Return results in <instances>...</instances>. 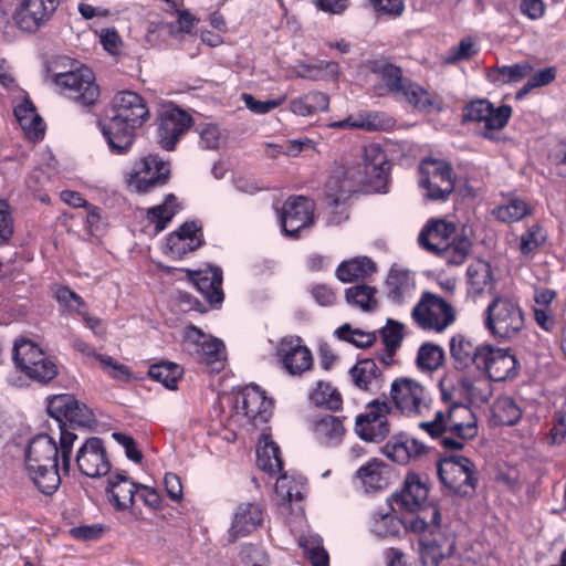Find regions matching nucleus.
Listing matches in <instances>:
<instances>
[{
	"label": "nucleus",
	"mask_w": 566,
	"mask_h": 566,
	"mask_svg": "<svg viewBox=\"0 0 566 566\" xmlns=\"http://www.w3.org/2000/svg\"><path fill=\"white\" fill-rule=\"evenodd\" d=\"M54 83L62 95L82 106L93 105L99 97L95 76L85 66L56 74Z\"/></svg>",
	"instance_id": "13"
},
{
	"label": "nucleus",
	"mask_w": 566,
	"mask_h": 566,
	"mask_svg": "<svg viewBox=\"0 0 566 566\" xmlns=\"http://www.w3.org/2000/svg\"><path fill=\"white\" fill-rule=\"evenodd\" d=\"M486 344H475L470 337L463 334H457L450 339V354L454 360V366L460 370L479 368L482 363V350Z\"/></svg>",
	"instance_id": "25"
},
{
	"label": "nucleus",
	"mask_w": 566,
	"mask_h": 566,
	"mask_svg": "<svg viewBox=\"0 0 566 566\" xmlns=\"http://www.w3.org/2000/svg\"><path fill=\"white\" fill-rule=\"evenodd\" d=\"M170 177V165L157 155L145 156L125 172L124 184L133 193H148L164 186Z\"/></svg>",
	"instance_id": "11"
},
{
	"label": "nucleus",
	"mask_w": 566,
	"mask_h": 566,
	"mask_svg": "<svg viewBox=\"0 0 566 566\" xmlns=\"http://www.w3.org/2000/svg\"><path fill=\"white\" fill-rule=\"evenodd\" d=\"M427 497L428 489L415 473L408 474L401 491L392 495V501L398 509L417 513L405 522L406 527L416 534L427 531L433 534L439 528V510L433 504H427Z\"/></svg>",
	"instance_id": "5"
},
{
	"label": "nucleus",
	"mask_w": 566,
	"mask_h": 566,
	"mask_svg": "<svg viewBox=\"0 0 566 566\" xmlns=\"http://www.w3.org/2000/svg\"><path fill=\"white\" fill-rule=\"evenodd\" d=\"M315 406H322L329 410L337 411L342 408L343 399L340 394L329 382L318 381L310 395Z\"/></svg>",
	"instance_id": "46"
},
{
	"label": "nucleus",
	"mask_w": 566,
	"mask_h": 566,
	"mask_svg": "<svg viewBox=\"0 0 566 566\" xmlns=\"http://www.w3.org/2000/svg\"><path fill=\"white\" fill-rule=\"evenodd\" d=\"M546 240V230L539 223H533L520 235L517 250L525 258L533 256Z\"/></svg>",
	"instance_id": "43"
},
{
	"label": "nucleus",
	"mask_w": 566,
	"mask_h": 566,
	"mask_svg": "<svg viewBox=\"0 0 566 566\" xmlns=\"http://www.w3.org/2000/svg\"><path fill=\"white\" fill-rule=\"evenodd\" d=\"M298 543L312 566H329L328 553L323 547L318 535H302Z\"/></svg>",
	"instance_id": "50"
},
{
	"label": "nucleus",
	"mask_w": 566,
	"mask_h": 566,
	"mask_svg": "<svg viewBox=\"0 0 566 566\" xmlns=\"http://www.w3.org/2000/svg\"><path fill=\"white\" fill-rule=\"evenodd\" d=\"M137 486L123 473L109 475L106 486L108 501L117 511H124L134 504Z\"/></svg>",
	"instance_id": "28"
},
{
	"label": "nucleus",
	"mask_w": 566,
	"mask_h": 566,
	"mask_svg": "<svg viewBox=\"0 0 566 566\" xmlns=\"http://www.w3.org/2000/svg\"><path fill=\"white\" fill-rule=\"evenodd\" d=\"M532 213V207L521 198H511L494 210L495 217L507 223L522 220Z\"/></svg>",
	"instance_id": "48"
},
{
	"label": "nucleus",
	"mask_w": 566,
	"mask_h": 566,
	"mask_svg": "<svg viewBox=\"0 0 566 566\" xmlns=\"http://www.w3.org/2000/svg\"><path fill=\"white\" fill-rule=\"evenodd\" d=\"M392 411V407L385 400L375 399L367 405L366 412L357 416L356 420L377 421L388 420L387 416Z\"/></svg>",
	"instance_id": "60"
},
{
	"label": "nucleus",
	"mask_w": 566,
	"mask_h": 566,
	"mask_svg": "<svg viewBox=\"0 0 566 566\" xmlns=\"http://www.w3.org/2000/svg\"><path fill=\"white\" fill-rule=\"evenodd\" d=\"M329 97L322 92H311L290 102V109L298 116H311L328 108Z\"/></svg>",
	"instance_id": "41"
},
{
	"label": "nucleus",
	"mask_w": 566,
	"mask_h": 566,
	"mask_svg": "<svg viewBox=\"0 0 566 566\" xmlns=\"http://www.w3.org/2000/svg\"><path fill=\"white\" fill-rule=\"evenodd\" d=\"M380 334L386 350L396 352L402 342V325L394 321H388L387 325L381 328Z\"/></svg>",
	"instance_id": "59"
},
{
	"label": "nucleus",
	"mask_w": 566,
	"mask_h": 566,
	"mask_svg": "<svg viewBox=\"0 0 566 566\" xmlns=\"http://www.w3.org/2000/svg\"><path fill=\"white\" fill-rule=\"evenodd\" d=\"M150 113L145 99L135 92H118L112 99L109 114L98 120V127L113 155L124 156L132 149L136 129Z\"/></svg>",
	"instance_id": "3"
},
{
	"label": "nucleus",
	"mask_w": 566,
	"mask_h": 566,
	"mask_svg": "<svg viewBox=\"0 0 566 566\" xmlns=\"http://www.w3.org/2000/svg\"><path fill=\"white\" fill-rule=\"evenodd\" d=\"M390 165L386 153L377 144L364 148V172L354 166L335 165L325 184V198L331 210L328 222L339 224L348 218L346 199L360 184L379 190L384 187Z\"/></svg>",
	"instance_id": "1"
},
{
	"label": "nucleus",
	"mask_w": 566,
	"mask_h": 566,
	"mask_svg": "<svg viewBox=\"0 0 566 566\" xmlns=\"http://www.w3.org/2000/svg\"><path fill=\"white\" fill-rule=\"evenodd\" d=\"M419 185L426 197L431 200H444L455 186L453 169L444 160L424 158L419 165Z\"/></svg>",
	"instance_id": "14"
},
{
	"label": "nucleus",
	"mask_w": 566,
	"mask_h": 566,
	"mask_svg": "<svg viewBox=\"0 0 566 566\" xmlns=\"http://www.w3.org/2000/svg\"><path fill=\"white\" fill-rule=\"evenodd\" d=\"M373 72L385 83L387 92L397 101L405 102L421 113H431L441 108L436 94L420 84L402 76L399 67L388 63H375Z\"/></svg>",
	"instance_id": "6"
},
{
	"label": "nucleus",
	"mask_w": 566,
	"mask_h": 566,
	"mask_svg": "<svg viewBox=\"0 0 566 566\" xmlns=\"http://www.w3.org/2000/svg\"><path fill=\"white\" fill-rule=\"evenodd\" d=\"M279 355L286 371L291 375H302L313 366L311 350L300 337H285L280 344Z\"/></svg>",
	"instance_id": "24"
},
{
	"label": "nucleus",
	"mask_w": 566,
	"mask_h": 566,
	"mask_svg": "<svg viewBox=\"0 0 566 566\" xmlns=\"http://www.w3.org/2000/svg\"><path fill=\"white\" fill-rule=\"evenodd\" d=\"M373 8L384 15L398 18L405 10L403 0H369Z\"/></svg>",
	"instance_id": "64"
},
{
	"label": "nucleus",
	"mask_w": 566,
	"mask_h": 566,
	"mask_svg": "<svg viewBox=\"0 0 566 566\" xmlns=\"http://www.w3.org/2000/svg\"><path fill=\"white\" fill-rule=\"evenodd\" d=\"M376 270V263L371 259L360 256L342 262L337 266L335 275L339 281L347 283L363 280L375 273Z\"/></svg>",
	"instance_id": "38"
},
{
	"label": "nucleus",
	"mask_w": 566,
	"mask_h": 566,
	"mask_svg": "<svg viewBox=\"0 0 566 566\" xmlns=\"http://www.w3.org/2000/svg\"><path fill=\"white\" fill-rule=\"evenodd\" d=\"M72 346L74 347V349L78 350L83 355L94 357L98 361L101 368L114 379H129L130 373L125 365L116 361L113 357L108 355H102L96 353L95 349L85 340L75 337L72 340Z\"/></svg>",
	"instance_id": "36"
},
{
	"label": "nucleus",
	"mask_w": 566,
	"mask_h": 566,
	"mask_svg": "<svg viewBox=\"0 0 566 566\" xmlns=\"http://www.w3.org/2000/svg\"><path fill=\"white\" fill-rule=\"evenodd\" d=\"M202 226L197 221H188L179 226V254L199 249L203 244Z\"/></svg>",
	"instance_id": "45"
},
{
	"label": "nucleus",
	"mask_w": 566,
	"mask_h": 566,
	"mask_svg": "<svg viewBox=\"0 0 566 566\" xmlns=\"http://www.w3.org/2000/svg\"><path fill=\"white\" fill-rule=\"evenodd\" d=\"M13 360L21 373L41 384L57 375L55 361L36 343L24 337L14 342Z\"/></svg>",
	"instance_id": "10"
},
{
	"label": "nucleus",
	"mask_w": 566,
	"mask_h": 566,
	"mask_svg": "<svg viewBox=\"0 0 566 566\" xmlns=\"http://www.w3.org/2000/svg\"><path fill=\"white\" fill-rule=\"evenodd\" d=\"M377 290L366 284L348 287L345 291L346 302L364 312H371L378 305Z\"/></svg>",
	"instance_id": "44"
},
{
	"label": "nucleus",
	"mask_w": 566,
	"mask_h": 566,
	"mask_svg": "<svg viewBox=\"0 0 566 566\" xmlns=\"http://www.w3.org/2000/svg\"><path fill=\"white\" fill-rule=\"evenodd\" d=\"M182 352L205 365L210 373H220L227 365L226 346L222 340L207 335L189 325L184 333Z\"/></svg>",
	"instance_id": "9"
},
{
	"label": "nucleus",
	"mask_w": 566,
	"mask_h": 566,
	"mask_svg": "<svg viewBox=\"0 0 566 566\" xmlns=\"http://www.w3.org/2000/svg\"><path fill=\"white\" fill-rule=\"evenodd\" d=\"M307 72V75H303L304 77L307 78H336L339 73V66L336 62L319 61L318 63L308 66Z\"/></svg>",
	"instance_id": "61"
},
{
	"label": "nucleus",
	"mask_w": 566,
	"mask_h": 566,
	"mask_svg": "<svg viewBox=\"0 0 566 566\" xmlns=\"http://www.w3.org/2000/svg\"><path fill=\"white\" fill-rule=\"evenodd\" d=\"M59 6L60 0H18L13 24L23 32L35 33L49 23Z\"/></svg>",
	"instance_id": "16"
},
{
	"label": "nucleus",
	"mask_w": 566,
	"mask_h": 566,
	"mask_svg": "<svg viewBox=\"0 0 566 566\" xmlns=\"http://www.w3.org/2000/svg\"><path fill=\"white\" fill-rule=\"evenodd\" d=\"M411 316L422 329L438 333L443 332L454 321L452 306L430 292L422 294L412 308Z\"/></svg>",
	"instance_id": "15"
},
{
	"label": "nucleus",
	"mask_w": 566,
	"mask_h": 566,
	"mask_svg": "<svg viewBox=\"0 0 566 566\" xmlns=\"http://www.w3.org/2000/svg\"><path fill=\"white\" fill-rule=\"evenodd\" d=\"M175 216V197L170 195L167 197L163 205L151 208L148 211V218L155 224L157 232L163 231L167 223L172 220Z\"/></svg>",
	"instance_id": "53"
},
{
	"label": "nucleus",
	"mask_w": 566,
	"mask_h": 566,
	"mask_svg": "<svg viewBox=\"0 0 566 566\" xmlns=\"http://www.w3.org/2000/svg\"><path fill=\"white\" fill-rule=\"evenodd\" d=\"M344 417L324 415L312 421V431L316 440L324 444L334 447L342 442L346 429Z\"/></svg>",
	"instance_id": "30"
},
{
	"label": "nucleus",
	"mask_w": 566,
	"mask_h": 566,
	"mask_svg": "<svg viewBox=\"0 0 566 566\" xmlns=\"http://www.w3.org/2000/svg\"><path fill=\"white\" fill-rule=\"evenodd\" d=\"M256 461L259 468L270 475L279 474L283 469L279 447L265 433L259 440Z\"/></svg>",
	"instance_id": "39"
},
{
	"label": "nucleus",
	"mask_w": 566,
	"mask_h": 566,
	"mask_svg": "<svg viewBox=\"0 0 566 566\" xmlns=\"http://www.w3.org/2000/svg\"><path fill=\"white\" fill-rule=\"evenodd\" d=\"M424 450L423 443L405 436L394 437L382 447V453L398 464H407L424 453Z\"/></svg>",
	"instance_id": "32"
},
{
	"label": "nucleus",
	"mask_w": 566,
	"mask_h": 566,
	"mask_svg": "<svg viewBox=\"0 0 566 566\" xmlns=\"http://www.w3.org/2000/svg\"><path fill=\"white\" fill-rule=\"evenodd\" d=\"M419 427L432 438H439L448 450L462 449L465 440L478 434L476 418L463 403H453L446 411H437L431 421H422Z\"/></svg>",
	"instance_id": "4"
},
{
	"label": "nucleus",
	"mask_w": 566,
	"mask_h": 566,
	"mask_svg": "<svg viewBox=\"0 0 566 566\" xmlns=\"http://www.w3.org/2000/svg\"><path fill=\"white\" fill-rule=\"evenodd\" d=\"M419 535V555L422 566H439L444 558L453 554L455 536L442 530L440 524L433 534L427 531Z\"/></svg>",
	"instance_id": "19"
},
{
	"label": "nucleus",
	"mask_w": 566,
	"mask_h": 566,
	"mask_svg": "<svg viewBox=\"0 0 566 566\" xmlns=\"http://www.w3.org/2000/svg\"><path fill=\"white\" fill-rule=\"evenodd\" d=\"M389 297L396 303H402L412 297L415 280L407 271L391 270L387 279Z\"/></svg>",
	"instance_id": "40"
},
{
	"label": "nucleus",
	"mask_w": 566,
	"mask_h": 566,
	"mask_svg": "<svg viewBox=\"0 0 566 566\" xmlns=\"http://www.w3.org/2000/svg\"><path fill=\"white\" fill-rule=\"evenodd\" d=\"M472 243L470 239L463 233L453 235L447 247H443L436 254L442 258L448 264L459 265L464 262L468 254L470 253Z\"/></svg>",
	"instance_id": "42"
},
{
	"label": "nucleus",
	"mask_w": 566,
	"mask_h": 566,
	"mask_svg": "<svg viewBox=\"0 0 566 566\" xmlns=\"http://www.w3.org/2000/svg\"><path fill=\"white\" fill-rule=\"evenodd\" d=\"M556 77L555 67H546L538 70L532 76L528 77L527 82L516 93V98H522L527 95L533 88L546 86L552 83Z\"/></svg>",
	"instance_id": "57"
},
{
	"label": "nucleus",
	"mask_w": 566,
	"mask_h": 566,
	"mask_svg": "<svg viewBox=\"0 0 566 566\" xmlns=\"http://www.w3.org/2000/svg\"><path fill=\"white\" fill-rule=\"evenodd\" d=\"M438 475L446 488L461 496H472L479 483L476 465L463 455H451L440 460Z\"/></svg>",
	"instance_id": "12"
},
{
	"label": "nucleus",
	"mask_w": 566,
	"mask_h": 566,
	"mask_svg": "<svg viewBox=\"0 0 566 566\" xmlns=\"http://www.w3.org/2000/svg\"><path fill=\"white\" fill-rule=\"evenodd\" d=\"M458 233L453 222L433 220L421 230L418 241L422 248L436 254Z\"/></svg>",
	"instance_id": "27"
},
{
	"label": "nucleus",
	"mask_w": 566,
	"mask_h": 566,
	"mask_svg": "<svg viewBox=\"0 0 566 566\" xmlns=\"http://www.w3.org/2000/svg\"><path fill=\"white\" fill-rule=\"evenodd\" d=\"M241 98L248 109L254 114L263 115L282 105L285 102L286 96L281 95L277 98L259 101L253 95L244 93Z\"/></svg>",
	"instance_id": "58"
},
{
	"label": "nucleus",
	"mask_w": 566,
	"mask_h": 566,
	"mask_svg": "<svg viewBox=\"0 0 566 566\" xmlns=\"http://www.w3.org/2000/svg\"><path fill=\"white\" fill-rule=\"evenodd\" d=\"M14 116L25 136L31 140H38L44 135L42 118L29 98H23L14 106Z\"/></svg>",
	"instance_id": "35"
},
{
	"label": "nucleus",
	"mask_w": 566,
	"mask_h": 566,
	"mask_svg": "<svg viewBox=\"0 0 566 566\" xmlns=\"http://www.w3.org/2000/svg\"><path fill=\"white\" fill-rule=\"evenodd\" d=\"M56 300L61 305L70 311H75L77 314L82 313V310L86 307L83 298L69 287H60L56 291Z\"/></svg>",
	"instance_id": "62"
},
{
	"label": "nucleus",
	"mask_w": 566,
	"mask_h": 566,
	"mask_svg": "<svg viewBox=\"0 0 566 566\" xmlns=\"http://www.w3.org/2000/svg\"><path fill=\"white\" fill-rule=\"evenodd\" d=\"M77 436L61 428L60 444L49 434L33 437L25 449V471L38 490L45 494H53L61 484L57 469V459L61 457L62 469L69 473L71 454Z\"/></svg>",
	"instance_id": "2"
},
{
	"label": "nucleus",
	"mask_w": 566,
	"mask_h": 566,
	"mask_svg": "<svg viewBox=\"0 0 566 566\" xmlns=\"http://www.w3.org/2000/svg\"><path fill=\"white\" fill-rule=\"evenodd\" d=\"M74 401L75 398L67 394L57 395L49 399L48 412L60 423V429H64L63 422L66 420Z\"/></svg>",
	"instance_id": "54"
},
{
	"label": "nucleus",
	"mask_w": 566,
	"mask_h": 566,
	"mask_svg": "<svg viewBox=\"0 0 566 566\" xmlns=\"http://www.w3.org/2000/svg\"><path fill=\"white\" fill-rule=\"evenodd\" d=\"M387 402L397 413L409 419H419L430 413L433 398L422 382L411 377L401 376L391 381Z\"/></svg>",
	"instance_id": "7"
},
{
	"label": "nucleus",
	"mask_w": 566,
	"mask_h": 566,
	"mask_svg": "<svg viewBox=\"0 0 566 566\" xmlns=\"http://www.w3.org/2000/svg\"><path fill=\"white\" fill-rule=\"evenodd\" d=\"M338 339L348 342L357 347H369L376 340V334L353 328L349 324H344L335 331Z\"/></svg>",
	"instance_id": "52"
},
{
	"label": "nucleus",
	"mask_w": 566,
	"mask_h": 566,
	"mask_svg": "<svg viewBox=\"0 0 566 566\" xmlns=\"http://www.w3.org/2000/svg\"><path fill=\"white\" fill-rule=\"evenodd\" d=\"M273 401L256 385L247 386L235 398V417H242L253 428L264 426L272 415Z\"/></svg>",
	"instance_id": "17"
},
{
	"label": "nucleus",
	"mask_w": 566,
	"mask_h": 566,
	"mask_svg": "<svg viewBox=\"0 0 566 566\" xmlns=\"http://www.w3.org/2000/svg\"><path fill=\"white\" fill-rule=\"evenodd\" d=\"M355 479L366 492L379 491L389 484L390 468L381 460L373 458L356 471Z\"/></svg>",
	"instance_id": "29"
},
{
	"label": "nucleus",
	"mask_w": 566,
	"mask_h": 566,
	"mask_svg": "<svg viewBox=\"0 0 566 566\" xmlns=\"http://www.w3.org/2000/svg\"><path fill=\"white\" fill-rule=\"evenodd\" d=\"M263 522V511L255 503H244L238 506L230 528L233 538L245 536L255 531Z\"/></svg>",
	"instance_id": "34"
},
{
	"label": "nucleus",
	"mask_w": 566,
	"mask_h": 566,
	"mask_svg": "<svg viewBox=\"0 0 566 566\" xmlns=\"http://www.w3.org/2000/svg\"><path fill=\"white\" fill-rule=\"evenodd\" d=\"M156 142L160 148L171 151L177 145V106L172 102L159 104Z\"/></svg>",
	"instance_id": "26"
},
{
	"label": "nucleus",
	"mask_w": 566,
	"mask_h": 566,
	"mask_svg": "<svg viewBox=\"0 0 566 566\" xmlns=\"http://www.w3.org/2000/svg\"><path fill=\"white\" fill-rule=\"evenodd\" d=\"M475 54L474 44L470 39H464L453 48H451L446 56L447 63H457L459 61L469 60Z\"/></svg>",
	"instance_id": "63"
},
{
	"label": "nucleus",
	"mask_w": 566,
	"mask_h": 566,
	"mask_svg": "<svg viewBox=\"0 0 566 566\" xmlns=\"http://www.w3.org/2000/svg\"><path fill=\"white\" fill-rule=\"evenodd\" d=\"M484 325L494 338L512 340L525 327L524 312L515 298L496 295L486 306Z\"/></svg>",
	"instance_id": "8"
},
{
	"label": "nucleus",
	"mask_w": 566,
	"mask_h": 566,
	"mask_svg": "<svg viewBox=\"0 0 566 566\" xmlns=\"http://www.w3.org/2000/svg\"><path fill=\"white\" fill-rule=\"evenodd\" d=\"M353 384L360 390L375 392L381 387L382 371L374 359H360L349 370Z\"/></svg>",
	"instance_id": "33"
},
{
	"label": "nucleus",
	"mask_w": 566,
	"mask_h": 566,
	"mask_svg": "<svg viewBox=\"0 0 566 566\" xmlns=\"http://www.w3.org/2000/svg\"><path fill=\"white\" fill-rule=\"evenodd\" d=\"M511 116V106L502 105L494 107L486 99L473 101L463 111V119L482 124L485 129L483 135L488 138H493L490 132L505 127Z\"/></svg>",
	"instance_id": "18"
},
{
	"label": "nucleus",
	"mask_w": 566,
	"mask_h": 566,
	"mask_svg": "<svg viewBox=\"0 0 566 566\" xmlns=\"http://www.w3.org/2000/svg\"><path fill=\"white\" fill-rule=\"evenodd\" d=\"M394 120L384 113L378 112H360L350 115L343 120L334 122L331 127L342 129H364V130H382L391 127Z\"/></svg>",
	"instance_id": "31"
},
{
	"label": "nucleus",
	"mask_w": 566,
	"mask_h": 566,
	"mask_svg": "<svg viewBox=\"0 0 566 566\" xmlns=\"http://www.w3.org/2000/svg\"><path fill=\"white\" fill-rule=\"evenodd\" d=\"M187 280L191 282L203 297L213 306H219L224 300L222 290V271L217 266H208L203 270L192 271L179 269Z\"/></svg>",
	"instance_id": "23"
},
{
	"label": "nucleus",
	"mask_w": 566,
	"mask_h": 566,
	"mask_svg": "<svg viewBox=\"0 0 566 566\" xmlns=\"http://www.w3.org/2000/svg\"><path fill=\"white\" fill-rule=\"evenodd\" d=\"M148 376L168 389H177L176 365L172 363L150 366Z\"/></svg>",
	"instance_id": "56"
},
{
	"label": "nucleus",
	"mask_w": 566,
	"mask_h": 566,
	"mask_svg": "<svg viewBox=\"0 0 566 566\" xmlns=\"http://www.w3.org/2000/svg\"><path fill=\"white\" fill-rule=\"evenodd\" d=\"M469 291L480 295L493 291L495 280L490 263L483 260L472 262L467 270Z\"/></svg>",
	"instance_id": "37"
},
{
	"label": "nucleus",
	"mask_w": 566,
	"mask_h": 566,
	"mask_svg": "<svg viewBox=\"0 0 566 566\" xmlns=\"http://www.w3.org/2000/svg\"><path fill=\"white\" fill-rule=\"evenodd\" d=\"M314 208V202L304 196L287 198L280 212V221L284 234L290 238H296L302 229L311 226Z\"/></svg>",
	"instance_id": "21"
},
{
	"label": "nucleus",
	"mask_w": 566,
	"mask_h": 566,
	"mask_svg": "<svg viewBox=\"0 0 566 566\" xmlns=\"http://www.w3.org/2000/svg\"><path fill=\"white\" fill-rule=\"evenodd\" d=\"M400 521L389 512H375L373 514V532L381 537L396 535L399 532Z\"/></svg>",
	"instance_id": "55"
},
{
	"label": "nucleus",
	"mask_w": 566,
	"mask_h": 566,
	"mask_svg": "<svg viewBox=\"0 0 566 566\" xmlns=\"http://www.w3.org/2000/svg\"><path fill=\"white\" fill-rule=\"evenodd\" d=\"M75 460L80 472L88 478L104 476L111 471L104 443L96 437L86 439L78 448Z\"/></svg>",
	"instance_id": "22"
},
{
	"label": "nucleus",
	"mask_w": 566,
	"mask_h": 566,
	"mask_svg": "<svg viewBox=\"0 0 566 566\" xmlns=\"http://www.w3.org/2000/svg\"><path fill=\"white\" fill-rule=\"evenodd\" d=\"M482 350L484 353L478 370L485 373L491 380L505 381L517 375L518 363L510 349L486 345Z\"/></svg>",
	"instance_id": "20"
},
{
	"label": "nucleus",
	"mask_w": 566,
	"mask_h": 566,
	"mask_svg": "<svg viewBox=\"0 0 566 566\" xmlns=\"http://www.w3.org/2000/svg\"><path fill=\"white\" fill-rule=\"evenodd\" d=\"M443 350L433 344H423L417 355V366L421 370H436L443 361Z\"/></svg>",
	"instance_id": "51"
},
{
	"label": "nucleus",
	"mask_w": 566,
	"mask_h": 566,
	"mask_svg": "<svg viewBox=\"0 0 566 566\" xmlns=\"http://www.w3.org/2000/svg\"><path fill=\"white\" fill-rule=\"evenodd\" d=\"M355 431L360 439L367 442H381L388 437L390 426L388 420L378 419L373 422L356 420Z\"/></svg>",
	"instance_id": "49"
},
{
	"label": "nucleus",
	"mask_w": 566,
	"mask_h": 566,
	"mask_svg": "<svg viewBox=\"0 0 566 566\" xmlns=\"http://www.w3.org/2000/svg\"><path fill=\"white\" fill-rule=\"evenodd\" d=\"M493 416L499 424L514 426L522 418V409L511 397L499 398L493 406Z\"/></svg>",
	"instance_id": "47"
}]
</instances>
